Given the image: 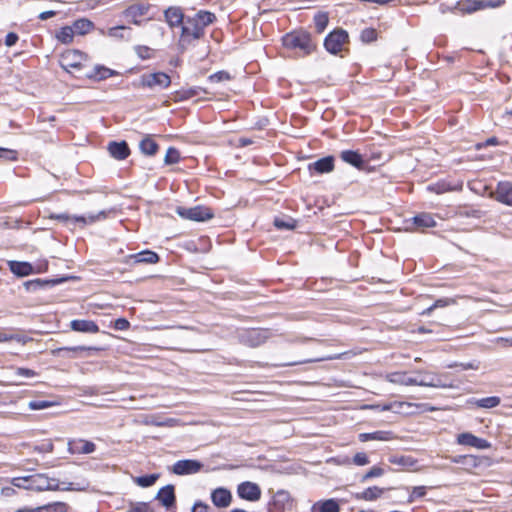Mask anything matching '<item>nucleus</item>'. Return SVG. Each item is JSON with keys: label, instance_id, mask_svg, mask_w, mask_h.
<instances>
[{"label": "nucleus", "instance_id": "nucleus-40", "mask_svg": "<svg viewBox=\"0 0 512 512\" xmlns=\"http://www.w3.org/2000/svg\"><path fill=\"white\" fill-rule=\"evenodd\" d=\"M328 22L329 17L327 13L319 12L314 16V25L318 33H322L326 29Z\"/></svg>", "mask_w": 512, "mask_h": 512}, {"label": "nucleus", "instance_id": "nucleus-46", "mask_svg": "<svg viewBox=\"0 0 512 512\" xmlns=\"http://www.w3.org/2000/svg\"><path fill=\"white\" fill-rule=\"evenodd\" d=\"M126 512H152V510L146 502H130Z\"/></svg>", "mask_w": 512, "mask_h": 512}, {"label": "nucleus", "instance_id": "nucleus-51", "mask_svg": "<svg viewBox=\"0 0 512 512\" xmlns=\"http://www.w3.org/2000/svg\"><path fill=\"white\" fill-rule=\"evenodd\" d=\"M453 189L454 188H452L449 184H447L445 182H439V183L428 186V190L435 192L437 194H442L447 191H451Z\"/></svg>", "mask_w": 512, "mask_h": 512}, {"label": "nucleus", "instance_id": "nucleus-54", "mask_svg": "<svg viewBox=\"0 0 512 512\" xmlns=\"http://www.w3.org/2000/svg\"><path fill=\"white\" fill-rule=\"evenodd\" d=\"M383 474H384V470L381 467L374 466L365 475H363L362 482H365L370 478L380 477Z\"/></svg>", "mask_w": 512, "mask_h": 512}, {"label": "nucleus", "instance_id": "nucleus-24", "mask_svg": "<svg viewBox=\"0 0 512 512\" xmlns=\"http://www.w3.org/2000/svg\"><path fill=\"white\" fill-rule=\"evenodd\" d=\"M361 442L367 441H391L395 439L392 431H375L371 433H360L358 436Z\"/></svg>", "mask_w": 512, "mask_h": 512}, {"label": "nucleus", "instance_id": "nucleus-31", "mask_svg": "<svg viewBox=\"0 0 512 512\" xmlns=\"http://www.w3.org/2000/svg\"><path fill=\"white\" fill-rule=\"evenodd\" d=\"M115 75H118L117 71L105 66L97 65L94 67L93 72L88 74V77L100 81Z\"/></svg>", "mask_w": 512, "mask_h": 512}, {"label": "nucleus", "instance_id": "nucleus-1", "mask_svg": "<svg viewBox=\"0 0 512 512\" xmlns=\"http://www.w3.org/2000/svg\"><path fill=\"white\" fill-rule=\"evenodd\" d=\"M216 20V16L205 10H200L193 17H187L182 26V37L200 39L204 35V29Z\"/></svg>", "mask_w": 512, "mask_h": 512}, {"label": "nucleus", "instance_id": "nucleus-37", "mask_svg": "<svg viewBox=\"0 0 512 512\" xmlns=\"http://www.w3.org/2000/svg\"><path fill=\"white\" fill-rule=\"evenodd\" d=\"M74 29L72 26L62 27L56 34L57 39L63 44H69L73 41Z\"/></svg>", "mask_w": 512, "mask_h": 512}, {"label": "nucleus", "instance_id": "nucleus-56", "mask_svg": "<svg viewBox=\"0 0 512 512\" xmlns=\"http://www.w3.org/2000/svg\"><path fill=\"white\" fill-rule=\"evenodd\" d=\"M425 495H426V487L425 486H416L413 488V490L410 494L409 502H412L418 498H422Z\"/></svg>", "mask_w": 512, "mask_h": 512}, {"label": "nucleus", "instance_id": "nucleus-26", "mask_svg": "<svg viewBox=\"0 0 512 512\" xmlns=\"http://www.w3.org/2000/svg\"><path fill=\"white\" fill-rule=\"evenodd\" d=\"M311 512H340V506L335 499L317 501L312 505Z\"/></svg>", "mask_w": 512, "mask_h": 512}, {"label": "nucleus", "instance_id": "nucleus-42", "mask_svg": "<svg viewBox=\"0 0 512 512\" xmlns=\"http://www.w3.org/2000/svg\"><path fill=\"white\" fill-rule=\"evenodd\" d=\"M180 161V153L174 147H169L167 149L164 162L166 165L176 164Z\"/></svg>", "mask_w": 512, "mask_h": 512}, {"label": "nucleus", "instance_id": "nucleus-47", "mask_svg": "<svg viewBox=\"0 0 512 512\" xmlns=\"http://www.w3.org/2000/svg\"><path fill=\"white\" fill-rule=\"evenodd\" d=\"M412 406H415V405L412 404V403H409V402L395 401V402H392V403L385 404L384 409H391L390 411H393L395 413H401L403 411L404 407H408L409 408V407H412Z\"/></svg>", "mask_w": 512, "mask_h": 512}, {"label": "nucleus", "instance_id": "nucleus-23", "mask_svg": "<svg viewBox=\"0 0 512 512\" xmlns=\"http://www.w3.org/2000/svg\"><path fill=\"white\" fill-rule=\"evenodd\" d=\"M156 499L166 508L174 506L175 504V492L173 485H167L161 488L156 496Z\"/></svg>", "mask_w": 512, "mask_h": 512}, {"label": "nucleus", "instance_id": "nucleus-36", "mask_svg": "<svg viewBox=\"0 0 512 512\" xmlns=\"http://www.w3.org/2000/svg\"><path fill=\"white\" fill-rule=\"evenodd\" d=\"M68 509L65 502H52L38 507L39 512H68Z\"/></svg>", "mask_w": 512, "mask_h": 512}, {"label": "nucleus", "instance_id": "nucleus-34", "mask_svg": "<svg viewBox=\"0 0 512 512\" xmlns=\"http://www.w3.org/2000/svg\"><path fill=\"white\" fill-rule=\"evenodd\" d=\"M74 32L80 35H85L93 29V23L88 19H78L72 25Z\"/></svg>", "mask_w": 512, "mask_h": 512}, {"label": "nucleus", "instance_id": "nucleus-64", "mask_svg": "<svg viewBox=\"0 0 512 512\" xmlns=\"http://www.w3.org/2000/svg\"><path fill=\"white\" fill-rule=\"evenodd\" d=\"M192 512H210V507L203 502H196L192 508Z\"/></svg>", "mask_w": 512, "mask_h": 512}, {"label": "nucleus", "instance_id": "nucleus-19", "mask_svg": "<svg viewBox=\"0 0 512 512\" xmlns=\"http://www.w3.org/2000/svg\"><path fill=\"white\" fill-rule=\"evenodd\" d=\"M108 152L116 160H125L130 155V149L125 141H112L108 144Z\"/></svg>", "mask_w": 512, "mask_h": 512}, {"label": "nucleus", "instance_id": "nucleus-59", "mask_svg": "<svg viewBox=\"0 0 512 512\" xmlns=\"http://www.w3.org/2000/svg\"><path fill=\"white\" fill-rule=\"evenodd\" d=\"M369 458L364 452H358L353 457V463L357 466H364L369 464Z\"/></svg>", "mask_w": 512, "mask_h": 512}, {"label": "nucleus", "instance_id": "nucleus-27", "mask_svg": "<svg viewBox=\"0 0 512 512\" xmlns=\"http://www.w3.org/2000/svg\"><path fill=\"white\" fill-rule=\"evenodd\" d=\"M455 9L462 14H471L481 10V0H459Z\"/></svg>", "mask_w": 512, "mask_h": 512}, {"label": "nucleus", "instance_id": "nucleus-8", "mask_svg": "<svg viewBox=\"0 0 512 512\" xmlns=\"http://www.w3.org/2000/svg\"><path fill=\"white\" fill-rule=\"evenodd\" d=\"M176 213L183 219H188L197 222H203L213 218L212 210L205 206L195 207H177Z\"/></svg>", "mask_w": 512, "mask_h": 512}, {"label": "nucleus", "instance_id": "nucleus-28", "mask_svg": "<svg viewBox=\"0 0 512 512\" xmlns=\"http://www.w3.org/2000/svg\"><path fill=\"white\" fill-rule=\"evenodd\" d=\"M9 268L17 276H28L33 272L32 265L28 262L10 261Z\"/></svg>", "mask_w": 512, "mask_h": 512}, {"label": "nucleus", "instance_id": "nucleus-57", "mask_svg": "<svg viewBox=\"0 0 512 512\" xmlns=\"http://www.w3.org/2000/svg\"><path fill=\"white\" fill-rule=\"evenodd\" d=\"M14 374L16 376L25 377V378H33V377L37 376V372H35L34 370L29 369V368H22V367L16 368L14 371Z\"/></svg>", "mask_w": 512, "mask_h": 512}, {"label": "nucleus", "instance_id": "nucleus-6", "mask_svg": "<svg viewBox=\"0 0 512 512\" xmlns=\"http://www.w3.org/2000/svg\"><path fill=\"white\" fill-rule=\"evenodd\" d=\"M104 218H106V213L104 211H101L98 214H89L87 216H71L67 213H52L49 215V219L58 220L65 224H80L81 227L93 224Z\"/></svg>", "mask_w": 512, "mask_h": 512}, {"label": "nucleus", "instance_id": "nucleus-5", "mask_svg": "<svg viewBox=\"0 0 512 512\" xmlns=\"http://www.w3.org/2000/svg\"><path fill=\"white\" fill-rule=\"evenodd\" d=\"M386 380L393 384L405 386H428V387H446L440 379H431L430 381L418 380L407 375L406 372H394L386 375Z\"/></svg>", "mask_w": 512, "mask_h": 512}, {"label": "nucleus", "instance_id": "nucleus-7", "mask_svg": "<svg viewBox=\"0 0 512 512\" xmlns=\"http://www.w3.org/2000/svg\"><path fill=\"white\" fill-rule=\"evenodd\" d=\"M171 84V78L164 72L143 74L140 76L137 86L149 89H166Z\"/></svg>", "mask_w": 512, "mask_h": 512}, {"label": "nucleus", "instance_id": "nucleus-43", "mask_svg": "<svg viewBox=\"0 0 512 512\" xmlns=\"http://www.w3.org/2000/svg\"><path fill=\"white\" fill-rule=\"evenodd\" d=\"M500 404V398L497 396H490L486 398L479 399L477 401V406L481 408H494Z\"/></svg>", "mask_w": 512, "mask_h": 512}, {"label": "nucleus", "instance_id": "nucleus-4", "mask_svg": "<svg viewBox=\"0 0 512 512\" xmlns=\"http://www.w3.org/2000/svg\"><path fill=\"white\" fill-rule=\"evenodd\" d=\"M152 6L146 1H138L128 6L123 12V18L131 24L141 26L152 19L149 15Z\"/></svg>", "mask_w": 512, "mask_h": 512}, {"label": "nucleus", "instance_id": "nucleus-53", "mask_svg": "<svg viewBox=\"0 0 512 512\" xmlns=\"http://www.w3.org/2000/svg\"><path fill=\"white\" fill-rule=\"evenodd\" d=\"M59 283V280H41V279H36V280H33V281H30L27 283V288L30 289V287H44V286H49V285H55Z\"/></svg>", "mask_w": 512, "mask_h": 512}, {"label": "nucleus", "instance_id": "nucleus-21", "mask_svg": "<svg viewBox=\"0 0 512 512\" xmlns=\"http://www.w3.org/2000/svg\"><path fill=\"white\" fill-rule=\"evenodd\" d=\"M70 328L76 332L83 333H98L99 327L92 320H84V319H75L70 322Z\"/></svg>", "mask_w": 512, "mask_h": 512}, {"label": "nucleus", "instance_id": "nucleus-29", "mask_svg": "<svg viewBox=\"0 0 512 512\" xmlns=\"http://www.w3.org/2000/svg\"><path fill=\"white\" fill-rule=\"evenodd\" d=\"M139 148L143 154L147 156H154L159 149V145L153 140V138L150 135H147L140 142Z\"/></svg>", "mask_w": 512, "mask_h": 512}, {"label": "nucleus", "instance_id": "nucleus-38", "mask_svg": "<svg viewBox=\"0 0 512 512\" xmlns=\"http://www.w3.org/2000/svg\"><path fill=\"white\" fill-rule=\"evenodd\" d=\"M101 349L98 347H91V346H74V347H61L56 350L57 353L61 352H72V353H81V352H87V355H91L92 352H98Z\"/></svg>", "mask_w": 512, "mask_h": 512}, {"label": "nucleus", "instance_id": "nucleus-10", "mask_svg": "<svg viewBox=\"0 0 512 512\" xmlns=\"http://www.w3.org/2000/svg\"><path fill=\"white\" fill-rule=\"evenodd\" d=\"M87 56L78 50H67L60 57V65L63 69H80Z\"/></svg>", "mask_w": 512, "mask_h": 512}, {"label": "nucleus", "instance_id": "nucleus-14", "mask_svg": "<svg viewBox=\"0 0 512 512\" xmlns=\"http://www.w3.org/2000/svg\"><path fill=\"white\" fill-rule=\"evenodd\" d=\"M269 337L270 332L267 329H251L242 335V341L250 347H257L265 343Z\"/></svg>", "mask_w": 512, "mask_h": 512}, {"label": "nucleus", "instance_id": "nucleus-18", "mask_svg": "<svg viewBox=\"0 0 512 512\" xmlns=\"http://www.w3.org/2000/svg\"><path fill=\"white\" fill-rule=\"evenodd\" d=\"M165 20L171 28L183 26L184 14L180 7H169L164 11Z\"/></svg>", "mask_w": 512, "mask_h": 512}, {"label": "nucleus", "instance_id": "nucleus-30", "mask_svg": "<svg viewBox=\"0 0 512 512\" xmlns=\"http://www.w3.org/2000/svg\"><path fill=\"white\" fill-rule=\"evenodd\" d=\"M413 224L418 228H432L436 226V221L429 213H420L412 218Z\"/></svg>", "mask_w": 512, "mask_h": 512}, {"label": "nucleus", "instance_id": "nucleus-2", "mask_svg": "<svg viewBox=\"0 0 512 512\" xmlns=\"http://www.w3.org/2000/svg\"><path fill=\"white\" fill-rule=\"evenodd\" d=\"M13 486L35 491L56 490L58 481L48 478L44 474H33L24 477H15L11 480Z\"/></svg>", "mask_w": 512, "mask_h": 512}, {"label": "nucleus", "instance_id": "nucleus-12", "mask_svg": "<svg viewBox=\"0 0 512 512\" xmlns=\"http://www.w3.org/2000/svg\"><path fill=\"white\" fill-rule=\"evenodd\" d=\"M491 197L504 205L512 207V183L509 181L499 182L495 190L491 192Z\"/></svg>", "mask_w": 512, "mask_h": 512}, {"label": "nucleus", "instance_id": "nucleus-50", "mask_svg": "<svg viewBox=\"0 0 512 512\" xmlns=\"http://www.w3.org/2000/svg\"><path fill=\"white\" fill-rule=\"evenodd\" d=\"M208 79L212 83H220V82L229 81L231 79V76L226 71H218V72L210 75Z\"/></svg>", "mask_w": 512, "mask_h": 512}, {"label": "nucleus", "instance_id": "nucleus-62", "mask_svg": "<svg viewBox=\"0 0 512 512\" xmlns=\"http://www.w3.org/2000/svg\"><path fill=\"white\" fill-rule=\"evenodd\" d=\"M18 39L19 37L16 33L10 32L6 35L5 44L8 47L14 46L17 43Z\"/></svg>", "mask_w": 512, "mask_h": 512}, {"label": "nucleus", "instance_id": "nucleus-11", "mask_svg": "<svg viewBox=\"0 0 512 512\" xmlns=\"http://www.w3.org/2000/svg\"><path fill=\"white\" fill-rule=\"evenodd\" d=\"M203 464L198 460L185 459L175 462L171 471L176 475H190L201 471Z\"/></svg>", "mask_w": 512, "mask_h": 512}, {"label": "nucleus", "instance_id": "nucleus-55", "mask_svg": "<svg viewBox=\"0 0 512 512\" xmlns=\"http://www.w3.org/2000/svg\"><path fill=\"white\" fill-rule=\"evenodd\" d=\"M52 403L45 400H34L29 402V408L31 410H42L51 407Z\"/></svg>", "mask_w": 512, "mask_h": 512}, {"label": "nucleus", "instance_id": "nucleus-52", "mask_svg": "<svg viewBox=\"0 0 512 512\" xmlns=\"http://www.w3.org/2000/svg\"><path fill=\"white\" fill-rule=\"evenodd\" d=\"M18 158V153L15 150L0 147V159L15 161Z\"/></svg>", "mask_w": 512, "mask_h": 512}, {"label": "nucleus", "instance_id": "nucleus-20", "mask_svg": "<svg viewBox=\"0 0 512 512\" xmlns=\"http://www.w3.org/2000/svg\"><path fill=\"white\" fill-rule=\"evenodd\" d=\"M211 500L216 507L226 508L231 504V492L225 488H217L211 493Z\"/></svg>", "mask_w": 512, "mask_h": 512}, {"label": "nucleus", "instance_id": "nucleus-35", "mask_svg": "<svg viewBox=\"0 0 512 512\" xmlns=\"http://www.w3.org/2000/svg\"><path fill=\"white\" fill-rule=\"evenodd\" d=\"M289 502L290 494L285 490H279L275 493L272 504L277 509H284Z\"/></svg>", "mask_w": 512, "mask_h": 512}, {"label": "nucleus", "instance_id": "nucleus-48", "mask_svg": "<svg viewBox=\"0 0 512 512\" xmlns=\"http://www.w3.org/2000/svg\"><path fill=\"white\" fill-rule=\"evenodd\" d=\"M274 225L278 229L292 230V229H294L296 227V222H295V220H293L291 218H289L287 220L280 219V218H275Z\"/></svg>", "mask_w": 512, "mask_h": 512}, {"label": "nucleus", "instance_id": "nucleus-22", "mask_svg": "<svg viewBox=\"0 0 512 512\" xmlns=\"http://www.w3.org/2000/svg\"><path fill=\"white\" fill-rule=\"evenodd\" d=\"M334 169V157L326 156L309 164V170L319 174L329 173Z\"/></svg>", "mask_w": 512, "mask_h": 512}, {"label": "nucleus", "instance_id": "nucleus-9", "mask_svg": "<svg viewBox=\"0 0 512 512\" xmlns=\"http://www.w3.org/2000/svg\"><path fill=\"white\" fill-rule=\"evenodd\" d=\"M347 42L348 33L343 29H336L326 36L324 47L329 53L338 54Z\"/></svg>", "mask_w": 512, "mask_h": 512}, {"label": "nucleus", "instance_id": "nucleus-61", "mask_svg": "<svg viewBox=\"0 0 512 512\" xmlns=\"http://www.w3.org/2000/svg\"><path fill=\"white\" fill-rule=\"evenodd\" d=\"M129 327H130V323L125 318H118L114 322V328L116 330L125 331V330L129 329Z\"/></svg>", "mask_w": 512, "mask_h": 512}, {"label": "nucleus", "instance_id": "nucleus-58", "mask_svg": "<svg viewBox=\"0 0 512 512\" xmlns=\"http://www.w3.org/2000/svg\"><path fill=\"white\" fill-rule=\"evenodd\" d=\"M505 4V0H481V10L498 8Z\"/></svg>", "mask_w": 512, "mask_h": 512}, {"label": "nucleus", "instance_id": "nucleus-25", "mask_svg": "<svg viewBox=\"0 0 512 512\" xmlns=\"http://www.w3.org/2000/svg\"><path fill=\"white\" fill-rule=\"evenodd\" d=\"M340 158L351 166L362 169L364 166V159L360 153L354 150H344L340 153Z\"/></svg>", "mask_w": 512, "mask_h": 512}, {"label": "nucleus", "instance_id": "nucleus-15", "mask_svg": "<svg viewBox=\"0 0 512 512\" xmlns=\"http://www.w3.org/2000/svg\"><path fill=\"white\" fill-rule=\"evenodd\" d=\"M238 496L248 501H257L261 497L260 487L253 482H243L238 486Z\"/></svg>", "mask_w": 512, "mask_h": 512}, {"label": "nucleus", "instance_id": "nucleus-3", "mask_svg": "<svg viewBox=\"0 0 512 512\" xmlns=\"http://www.w3.org/2000/svg\"><path fill=\"white\" fill-rule=\"evenodd\" d=\"M283 45L287 49L297 51L300 55H309L315 50V44L311 36L305 31H293L286 34L283 38Z\"/></svg>", "mask_w": 512, "mask_h": 512}, {"label": "nucleus", "instance_id": "nucleus-60", "mask_svg": "<svg viewBox=\"0 0 512 512\" xmlns=\"http://www.w3.org/2000/svg\"><path fill=\"white\" fill-rule=\"evenodd\" d=\"M461 367L462 370H477L479 369V362H476V361H473V362H469V363H460V364H450L448 367L449 368H454V367Z\"/></svg>", "mask_w": 512, "mask_h": 512}, {"label": "nucleus", "instance_id": "nucleus-33", "mask_svg": "<svg viewBox=\"0 0 512 512\" xmlns=\"http://www.w3.org/2000/svg\"><path fill=\"white\" fill-rule=\"evenodd\" d=\"M389 462L391 464L398 465V466H401L406 469H410L416 465L417 460L411 456L393 455V456L389 457Z\"/></svg>", "mask_w": 512, "mask_h": 512}, {"label": "nucleus", "instance_id": "nucleus-41", "mask_svg": "<svg viewBox=\"0 0 512 512\" xmlns=\"http://www.w3.org/2000/svg\"><path fill=\"white\" fill-rule=\"evenodd\" d=\"M158 477L159 476L157 474H150V475L135 477L133 480H134V483H136L140 487H150L155 484Z\"/></svg>", "mask_w": 512, "mask_h": 512}, {"label": "nucleus", "instance_id": "nucleus-32", "mask_svg": "<svg viewBox=\"0 0 512 512\" xmlns=\"http://www.w3.org/2000/svg\"><path fill=\"white\" fill-rule=\"evenodd\" d=\"M384 491H385L384 488L373 486V487H369V488L365 489L363 492L357 494L356 498L365 500V501H374V500H377L378 498H380L382 496V494L384 493Z\"/></svg>", "mask_w": 512, "mask_h": 512}, {"label": "nucleus", "instance_id": "nucleus-44", "mask_svg": "<svg viewBox=\"0 0 512 512\" xmlns=\"http://www.w3.org/2000/svg\"><path fill=\"white\" fill-rule=\"evenodd\" d=\"M378 33L374 28H365L361 31L360 39L363 43H371L377 40Z\"/></svg>", "mask_w": 512, "mask_h": 512}, {"label": "nucleus", "instance_id": "nucleus-49", "mask_svg": "<svg viewBox=\"0 0 512 512\" xmlns=\"http://www.w3.org/2000/svg\"><path fill=\"white\" fill-rule=\"evenodd\" d=\"M126 29H128V27L123 26V25L111 27L106 32V35L108 37L115 38V39H124L123 31Z\"/></svg>", "mask_w": 512, "mask_h": 512}, {"label": "nucleus", "instance_id": "nucleus-17", "mask_svg": "<svg viewBox=\"0 0 512 512\" xmlns=\"http://www.w3.org/2000/svg\"><path fill=\"white\" fill-rule=\"evenodd\" d=\"M457 443L460 445L471 446L477 449H489L491 447L490 442L486 439L479 438L472 433H461L457 436Z\"/></svg>", "mask_w": 512, "mask_h": 512}, {"label": "nucleus", "instance_id": "nucleus-45", "mask_svg": "<svg viewBox=\"0 0 512 512\" xmlns=\"http://www.w3.org/2000/svg\"><path fill=\"white\" fill-rule=\"evenodd\" d=\"M452 462L454 463H466L471 465L472 467H477L479 465V459L476 456L469 455V456H456L452 458Z\"/></svg>", "mask_w": 512, "mask_h": 512}, {"label": "nucleus", "instance_id": "nucleus-16", "mask_svg": "<svg viewBox=\"0 0 512 512\" xmlns=\"http://www.w3.org/2000/svg\"><path fill=\"white\" fill-rule=\"evenodd\" d=\"M124 262L126 264H156L159 262V256L157 253L150 251V250H144L139 253L128 255Z\"/></svg>", "mask_w": 512, "mask_h": 512}, {"label": "nucleus", "instance_id": "nucleus-63", "mask_svg": "<svg viewBox=\"0 0 512 512\" xmlns=\"http://www.w3.org/2000/svg\"><path fill=\"white\" fill-rule=\"evenodd\" d=\"M493 342L500 347H512V338L498 337Z\"/></svg>", "mask_w": 512, "mask_h": 512}, {"label": "nucleus", "instance_id": "nucleus-39", "mask_svg": "<svg viewBox=\"0 0 512 512\" xmlns=\"http://www.w3.org/2000/svg\"><path fill=\"white\" fill-rule=\"evenodd\" d=\"M134 51L141 60H149L155 56V50L145 45H136Z\"/></svg>", "mask_w": 512, "mask_h": 512}, {"label": "nucleus", "instance_id": "nucleus-13", "mask_svg": "<svg viewBox=\"0 0 512 512\" xmlns=\"http://www.w3.org/2000/svg\"><path fill=\"white\" fill-rule=\"evenodd\" d=\"M68 452L70 454H91L95 452L96 445L92 441L82 439V438H74L70 439L67 443Z\"/></svg>", "mask_w": 512, "mask_h": 512}]
</instances>
